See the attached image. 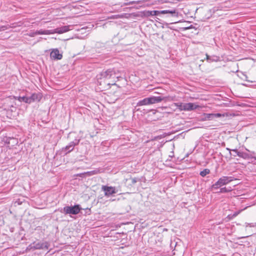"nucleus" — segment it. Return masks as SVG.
I'll return each instance as SVG.
<instances>
[{
    "label": "nucleus",
    "mask_w": 256,
    "mask_h": 256,
    "mask_svg": "<svg viewBox=\"0 0 256 256\" xmlns=\"http://www.w3.org/2000/svg\"><path fill=\"white\" fill-rule=\"evenodd\" d=\"M81 210H82V208L80 204H75L74 206H64L60 210V212L66 214H70L76 215L79 214Z\"/></svg>",
    "instance_id": "obj_5"
},
{
    "label": "nucleus",
    "mask_w": 256,
    "mask_h": 256,
    "mask_svg": "<svg viewBox=\"0 0 256 256\" xmlns=\"http://www.w3.org/2000/svg\"><path fill=\"white\" fill-rule=\"evenodd\" d=\"M27 98H28V101H30V103L32 102H34V100H32V97L31 96H27Z\"/></svg>",
    "instance_id": "obj_27"
},
{
    "label": "nucleus",
    "mask_w": 256,
    "mask_h": 256,
    "mask_svg": "<svg viewBox=\"0 0 256 256\" xmlns=\"http://www.w3.org/2000/svg\"><path fill=\"white\" fill-rule=\"evenodd\" d=\"M175 105L176 106V107L180 110H184V104L183 103H176L175 104Z\"/></svg>",
    "instance_id": "obj_22"
},
{
    "label": "nucleus",
    "mask_w": 256,
    "mask_h": 256,
    "mask_svg": "<svg viewBox=\"0 0 256 256\" xmlns=\"http://www.w3.org/2000/svg\"><path fill=\"white\" fill-rule=\"evenodd\" d=\"M18 100L20 102H25L26 103L30 104V101H28V100L27 96L22 97L20 96L18 98Z\"/></svg>",
    "instance_id": "obj_20"
},
{
    "label": "nucleus",
    "mask_w": 256,
    "mask_h": 256,
    "mask_svg": "<svg viewBox=\"0 0 256 256\" xmlns=\"http://www.w3.org/2000/svg\"><path fill=\"white\" fill-rule=\"evenodd\" d=\"M221 114L216 113V114H204V120H212L215 118H220L222 116Z\"/></svg>",
    "instance_id": "obj_13"
},
{
    "label": "nucleus",
    "mask_w": 256,
    "mask_h": 256,
    "mask_svg": "<svg viewBox=\"0 0 256 256\" xmlns=\"http://www.w3.org/2000/svg\"><path fill=\"white\" fill-rule=\"evenodd\" d=\"M52 30H44L42 29H40V30H36V34H52Z\"/></svg>",
    "instance_id": "obj_16"
},
{
    "label": "nucleus",
    "mask_w": 256,
    "mask_h": 256,
    "mask_svg": "<svg viewBox=\"0 0 256 256\" xmlns=\"http://www.w3.org/2000/svg\"><path fill=\"white\" fill-rule=\"evenodd\" d=\"M130 180H131L132 184H136V182H138V178H131Z\"/></svg>",
    "instance_id": "obj_24"
},
{
    "label": "nucleus",
    "mask_w": 256,
    "mask_h": 256,
    "mask_svg": "<svg viewBox=\"0 0 256 256\" xmlns=\"http://www.w3.org/2000/svg\"><path fill=\"white\" fill-rule=\"evenodd\" d=\"M246 150L248 152V154L250 155L252 157H250V159H254L256 160V152L254 151H250L248 148H246Z\"/></svg>",
    "instance_id": "obj_17"
},
{
    "label": "nucleus",
    "mask_w": 256,
    "mask_h": 256,
    "mask_svg": "<svg viewBox=\"0 0 256 256\" xmlns=\"http://www.w3.org/2000/svg\"><path fill=\"white\" fill-rule=\"evenodd\" d=\"M220 57L218 56L214 55L210 56L206 54V60L208 62H217L220 60Z\"/></svg>",
    "instance_id": "obj_14"
},
{
    "label": "nucleus",
    "mask_w": 256,
    "mask_h": 256,
    "mask_svg": "<svg viewBox=\"0 0 256 256\" xmlns=\"http://www.w3.org/2000/svg\"><path fill=\"white\" fill-rule=\"evenodd\" d=\"M245 226L246 227L250 226V227H256V222L255 223H248L246 222Z\"/></svg>",
    "instance_id": "obj_23"
},
{
    "label": "nucleus",
    "mask_w": 256,
    "mask_h": 256,
    "mask_svg": "<svg viewBox=\"0 0 256 256\" xmlns=\"http://www.w3.org/2000/svg\"><path fill=\"white\" fill-rule=\"evenodd\" d=\"M247 237H248V236H246L242 237V238H247Z\"/></svg>",
    "instance_id": "obj_30"
},
{
    "label": "nucleus",
    "mask_w": 256,
    "mask_h": 256,
    "mask_svg": "<svg viewBox=\"0 0 256 256\" xmlns=\"http://www.w3.org/2000/svg\"><path fill=\"white\" fill-rule=\"evenodd\" d=\"M236 180L234 176H222L215 184H212V188L216 190Z\"/></svg>",
    "instance_id": "obj_4"
},
{
    "label": "nucleus",
    "mask_w": 256,
    "mask_h": 256,
    "mask_svg": "<svg viewBox=\"0 0 256 256\" xmlns=\"http://www.w3.org/2000/svg\"><path fill=\"white\" fill-rule=\"evenodd\" d=\"M226 150H228V151L230 152V154H231V155L232 154H231V152H232V150H231V149H230V148H226Z\"/></svg>",
    "instance_id": "obj_29"
},
{
    "label": "nucleus",
    "mask_w": 256,
    "mask_h": 256,
    "mask_svg": "<svg viewBox=\"0 0 256 256\" xmlns=\"http://www.w3.org/2000/svg\"><path fill=\"white\" fill-rule=\"evenodd\" d=\"M30 96L34 102L35 100L39 101L40 99V95L38 94H32Z\"/></svg>",
    "instance_id": "obj_19"
},
{
    "label": "nucleus",
    "mask_w": 256,
    "mask_h": 256,
    "mask_svg": "<svg viewBox=\"0 0 256 256\" xmlns=\"http://www.w3.org/2000/svg\"><path fill=\"white\" fill-rule=\"evenodd\" d=\"M6 29H7V28H6V26H2L1 28V30H6Z\"/></svg>",
    "instance_id": "obj_28"
},
{
    "label": "nucleus",
    "mask_w": 256,
    "mask_h": 256,
    "mask_svg": "<svg viewBox=\"0 0 256 256\" xmlns=\"http://www.w3.org/2000/svg\"><path fill=\"white\" fill-rule=\"evenodd\" d=\"M183 110L185 111H190L198 108L199 106L198 105L194 104L193 103L189 102L184 104Z\"/></svg>",
    "instance_id": "obj_12"
},
{
    "label": "nucleus",
    "mask_w": 256,
    "mask_h": 256,
    "mask_svg": "<svg viewBox=\"0 0 256 256\" xmlns=\"http://www.w3.org/2000/svg\"><path fill=\"white\" fill-rule=\"evenodd\" d=\"M102 190L104 192V196L109 197L110 196L118 192V188L112 186H102Z\"/></svg>",
    "instance_id": "obj_7"
},
{
    "label": "nucleus",
    "mask_w": 256,
    "mask_h": 256,
    "mask_svg": "<svg viewBox=\"0 0 256 256\" xmlns=\"http://www.w3.org/2000/svg\"><path fill=\"white\" fill-rule=\"evenodd\" d=\"M50 244L48 242H34L32 244H30L26 248V250H48V249Z\"/></svg>",
    "instance_id": "obj_6"
},
{
    "label": "nucleus",
    "mask_w": 256,
    "mask_h": 256,
    "mask_svg": "<svg viewBox=\"0 0 256 256\" xmlns=\"http://www.w3.org/2000/svg\"><path fill=\"white\" fill-rule=\"evenodd\" d=\"M50 56L51 58L53 60H60L62 58V54L60 52V51L58 48H54L52 50L50 54Z\"/></svg>",
    "instance_id": "obj_9"
},
{
    "label": "nucleus",
    "mask_w": 256,
    "mask_h": 256,
    "mask_svg": "<svg viewBox=\"0 0 256 256\" xmlns=\"http://www.w3.org/2000/svg\"><path fill=\"white\" fill-rule=\"evenodd\" d=\"M119 73V70L115 68L104 70L96 76L98 82L100 85H102V83L114 85L116 82V79L121 78V75Z\"/></svg>",
    "instance_id": "obj_1"
},
{
    "label": "nucleus",
    "mask_w": 256,
    "mask_h": 256,
    "mask_svg": "<svg viewBox=\"0 0 256 256\" xmlns=\"http://www.w3.org/2000/svg\"><path fill=\"white\" fill-rule=\"evenodd\" d=\"M210 173V170L208 168H205L200 172V175L202 177H204Z\"/></svg>",
    "instance_id": "obj_18"
},
{
    "label": "nucleus",
    "mask_w": 256,
    "mask_h": 256,
    "mask_svg": "<svg viewBox=\"0 0 256 256\" xmlns=\"http://www.w3.org/2000/svg\"><path fill=\"white\" fill-rule=\"evenodd\" d=\"M170 14L172 16H178V12H176L175 9L162 10H148L145 12V16H158L160 14Z\"/></svg>",
    "instance_id": "obj_3"
},
{
    "label": "nucleus",
    "mask_w": 256,
    "mask_h": 256,
    "mask_svg": "<svg viewBox=\"0 0 256 256\" xmlns=\"http://www.w3.org/2000/svg\"><path fill=\"white\" fill-rule=\"evenodd\" d=\"M166 98V97L154 96L144 98L139 100L136 104V106H140L158 103L161 102L162 100H164Z\"/></svg>",
    "instance_id": "obj_2"
},
{
    "label": "nucleus",
    "mask_w": 256,
    "mask_h": 256,
    "mask_svg": "<svg viewBox=\"0 0 256 256\" xmlns=\"http://www.w3.org/2000/svg\"><path fill=\"white\" fill-rule=\"evenodd\" d=\"M100 170L98 169H96L94 170L82 173H80L77 174V176L79 177L84 178L86 176H90L94 174H98Z\"/></svg>",
    "instance_id": "obj_11"
},
{
    "label": "nucleus",
    "mask_w": 256,
    "mask_h": 256,
    "mask_svg": "<svg viewBox=\"0 0 256 256\" xmlns=\"http://www.w3.org/2000/svg\"><path fill=\"white\" fill-rule=\"evenodd\" d=\"M71 27H72V26H62L59 28H56L52 30L53 32L52 34H56V33L58 34H63L64 32H68L71 30V28H70Z\"/></svg>",
    "instance_id": "obj_10"
},
{
    "label": "nucleus",
    "mask_w": 256,
    "mask_h": 256,
    "mask_svg": "<svg viewBox=\"0 0 256 256\" xmlns=\"http://www.w3.org/2000/svg\"><path fill=\"white\" fill-rule=\"evenodd\" d=\"M30 37H34L36 36V35H38L37 34H36V31L35 32H30V34H28Z\"/></svg>",
    "instance_id": "obj_25"
},
{
    "label": "nucleus",
    "mask_w": 256,
    "mask_h": 256,
    "mask_svg": "<svg viewBox=\"0 0 256 256\" xmlns=\"http://www.w3.org/2000/svg\"><path fill=\"white\" fill-rule=\"evenodd\" d=\"M237 156L244 159L250 160V159L251 156L248 154V152L241 151L240 152H237Z\"/></svg>",
    "instance_id": "obj_15"
},
{
    "label": "nucleus",
    "mask_w": 256,
    "mask_h": 256,
    "mask_svg": "<svg viewBox=\"0 0 256 256\" xmlns=\"http://www.w3.org/2000/svg\"><path fill=\"white\" fill-rule=\"evenodd\" d=\"M232 152H233L234 154H233V156H237V152H240L241 150H238L237 149H232Z\"/></svg>",
    "instance_id": "obj_26"
},
{
    "label": "nucleus",
    "mask_w": 256,
    "mask_h": 256,
    "mask_svg": "<svg viewBox=\"0 0 256 256\" xmlns=\"http://www.w3.org/2000/svg\"><path fill=\"white\" fill-rule=\"evenodd\" d=\"M231 191L230 188H228L226 187L222 188L220 189V193H226Z\"/></svg>",
    "instance_id": "obj_21"
},
{
    "label": "nucleus",
    "mask_w": 256,
    "mask_h": 256,
    "mask_svg": "<svg viewBox=\"0 0 256 256\" xmlns=\"http://www.w3.org/2000/svg\"><path fill=\"white\" fill-rule=\"evenodd\" d=\"M188 28H186V29H188Z\"/></svg>",
    "instance_id": "obj_31"
},
{
    "label": "nucleus",
    "mask_w": 256,
    "mask_h": 256,
    "mask_svg": "<svg viewBox=\"0 0 256 256\" xmlns=\"http://www.w3.org/2000/svg\"><path fill=\"white\" fill-rule=\"evenodd\" d=\"M80 141V139L75 138L74 140L70 142L68 144L63 148V150L66 152H70L74 150V146L79 144Z\"/></svg>",
    "instance_id": "obj_8"
}]
</instances>
